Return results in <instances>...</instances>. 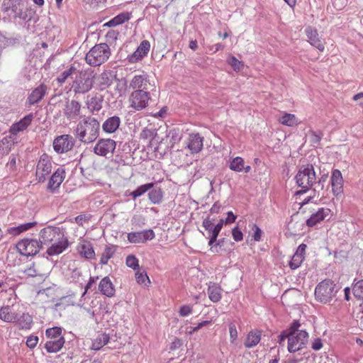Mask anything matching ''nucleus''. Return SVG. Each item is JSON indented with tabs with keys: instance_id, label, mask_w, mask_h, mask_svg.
<instances>
[{
	"instance_id": "nucleus-55",
	"label": "nucleus",
	"mask_w": 363,
	"mask_h": 363,
	"mask_svg": "<svg viewBox=\"0 0 363 363\" xmlns=\"http://www.w3.org/2000/svg\"><path fill=\"white\" fill-rule=\"evenodd\" d=\"M311 141L313 144H318L321 140L323 134L321 132L310 131Z\"/></svg>"
},
{
	"instance_id": "nucleus-49",
	"label": "nucleus",
	"mask_w": 363,
	"mask_h": 363,
	"mask_svg": "<svg viewBox=\"0 0 363 363\" xmlns=\"http://www.w3.org/2000/svg\"><path fill=\"white\" fill-rule=\"evenodd\" d=\"M125 264L128 267L132 268L134 270L139 269V261L138 258L133 255L127 256Z\"/></svg>"
},
{
	"instance_id": "nucleus-44",
	"label": "nucleus",
	"mask_w": 363,
	"mask_h": 363,
	"mask_svg": "<svg viewBox=\"0 0 363 363\" xmlns=\"http://www.w3.org/2000/svg\"><path fill=\"white\" fill-rule=\"evenodd\" d=\"M153 186V183H148L138 186L135 190L130 193V196H133V199H136L144 194L148 190L152 189Z\"/></svg>"
},
{
	"instance_id": "nucleus-25",
	"label": "nucleus",
	"mask_w": 363,
	"mask_h": 363,
	"mask_svg": "<svg viewBox=\"0 0 363 363\" xmlns=\"http://www.w3.org/2000/svg\"><path fill=\"white\" fill-rule=\"evenodd\" d=\"M47 86L42 84L34 89L29 94L27 99V103L29 105H33L39 102L45 95Z\"/></svg>"
},
{
	"instance_id": "nucleus-57",
	"label": "nucleus",
	"mask_w": 363,
	"mask_h": 363,
	"mask_svg": "<svg viewBox=\"0 0 363 363\" xmlns=\"http://www.w3.org/2000/svg\"><path fill=\"white\" fill-rule=\"evenodd\" d=\"M38 342V336L30 335L27 337L26 345L30 349L34 348L37 345Z\"/></svg>"
},
{
	"instance_id": "nucleus-52",
	"label": "nucleus",
	"mask_w": 363,
	"mask_h": 363,
	"mask_svg": "<svg viewBox=\"0 0 363 363\" xmlns=\"http://www.w3.org/2000/svg\"><path fill=\"white\" fill-rule=\"evenodd\" d=\"M228 63L235 71H240L243 64L241 61L238 60L235 57L230 56L228 60Z\"/></svg>"
},
{
	"instance_id": "nucleus-62",
	"label": "nucleus",
	"mask_w": 363,
	"mask_h": 363,
	"mask_svg": "<svg viewBox=\"0 0 363 363\" xmlns=\"http://www.w3.org/2000/svg\"><path fill=\"white\" fill-rule=\"evenodd\" d=\"M253 229L255 230V232L253 233V239L255 241L259 242L261 240L262 231V230L256 225H254Z\"/></svg>"
},
{
	"instance_id": "nucleus-56",
	"label": "nucleus",
	"mask_w": 363,
	"mask_h": 363,
	"mask_svg": "<svg viewBox=\"0 0 363 363\" xmlns=\"http://www.w3.org/2000/svg\"><path fill=\"white\" fill-rule=\"evenodd\" d=\"M135 278H136L137 282L140 284H145L146 281L148 283L150 282L149 277H147L146 273L137 272L135 273Z\"/></svg>"
},
{
	"instance_id": "nucleus-4",
	"label": "nucleus",
	"mask_w": 363,
	"mask_h": 363,
	"mask_svg": "<svg viewBox=\"0 0 363 363\" xmlns=\"http://www.w3.org/2000/svg\"><path fill=\"white\" fill-rule=\"evenodd\" d=\"M111 55V50L106 43H99L94 45L86 53L85 60L92 67L100 66L104 63Z\"/></svg>"
},
{
	"instance_id": "nucleus-32",
	"label": "nucleus",
	"mask_w": 363,
	"mask_h": 363,
	"mask_svg": "<svg viewBox=\"0 0 363 363\" xmlns=\"http://www.w3.org/2000/svg\"><path fill=\"white\" fill-rule=\"evenodd\" d=\"M65 342V338L63 337H60L57 339H53L48 341L45 345V347L49 353L57 352L62 348Z\"/></svg>"
},
{
	"instance_id": "nucleus-20",
	"label": "nucleus",
	"mask_w": 363,
	"mask_h": 363,
	"mask_svg": "<svg viewBox=\"0 0 363 363\" xmlns=\"http://www.w3.org/2000/svg\"><path fill=\"white\" fill-rule=\"evenodd\" d=\"M330 213V209L328 208H320L315 213L311 214V217L306 221L308 227H313L320 223Z\"/></svg>"
},
{
	"instance_id": "nucleus-42",
	"label": "nucleus",
	"mask_w": 363,
	"mask_h": 363,
	"mask_svg": "<svg viewBox=\"0 0 363 363\" xmlns=\"http://www.w3.org/2000/svg\"><path fill=\"white\" fill-rule=\"evenodd\" d=\"M244 160L240 157H236L230 162L229 167L231 170L240 172L244 169Z\"/></svg>"
},
{
	"instance_id": "nucleus-33",
	"label": "nucleus",
	"mask_w": 363,
	"mask_h": 363,
	"mask_svg": "<svg viewBox=\"0 0 363 363\" xmlns=\"http://www.w3.org/2000/svg\"><path fill=\"white\" fill-rule=\"evenodd\" d=\"M21 330H29L33 325V317L28 313H23L19 315L18 314V320L15 322Z\"/></svg>"
},
{
	"instance_id": "nucleus-47",
	"label": "nucleus",
	"mask_w": 363,
	"mask_h": 363,
	"mask_svg": "<svg viewBox=\"0 0 363 363\" xmlns=\"http://www.w3.org/2000/svg\"><path fill=\"white\" fill-rule=\"evenodd\" d=\"M167 136L170 138V141L173 144H175L181 140L182 138V134L179 129L172 128L169 131Z\"/></svg>"
},
{
	"instance_id": "nucleus-15",
	"label": "nucleus",
	"mask_w": 363,
	"mask_h": 363,
	"mask_svg": "<svg viewBox=\"0 0 363 363\" xmlns=\"http://www.w3.org/2000/svg\"><path fill=\"white\" fill-rule=\"evenodd\" d=\"M332 191L335 196L339 197L343 194L344 181L341 172L333 169L330 177Z\"/></svg>"
},
{
	"instance_id": "nucleus-37",
	"label": "nucleus",
	"mask_w": 363,
	"mask_h": 363,
	"mask_svg": "<svg viewBox=\"0 0 363 363\" xmlns=\"http://www.w3.org/2000/svg\"><path fill=\"white\" fill-rule=\"evenodd\" d=\"M13 17L15 18H18L25 21H28L31 18V16L28 13L27 10H24L23 5L18 3L16 6H13Z\"/></svg>"
},
{
	"instance_id": "nucleus-36",
	"label": "nucleus",
	"mask_w": 363,
	"mask_h": 363,
	"mask_svg": "<svg viewBox=\"0 0 363 363\" xmlns=\"http://www.w3.org/2000/svg\"><path fill=\"white\" fill-rule=\"evenodd\" d=\"M35 222H29L21 224L18 226L11 227L7 229V232L9 234L12 235H18L21 233L28 230L35 225Z\"/></svg>"
},
{
	"instance_id": "nucleus-61",
	"label": "nucleus",
	"mask_w": 363,
	"mask_h": 363,
	"mask_svg": "<svg viewBox=\"0 0 363 363\" xmlns=\"http://www.w3.org/2000/svg\"><path fill=\"white\" fill-rule=\"evenodd\" d=\"M11 43V40L4 35L0 31V50L9 46Z\"/></svg>"
},
{
	"instance_id": "nucleus-59",
	"label": "nucleus",
	"mask_w": 363,
	"mask_h": 363,
	"mask_svg": "<svg viewBox=\"0 0 363 363\" xmlns=\"http://www.w3.org/2000/svg\"><path fill=\"white\" fill-rule=\"evenodd\" d=\"M211 323V321L209 320H203V321H201V323H199L195 327H191L190 328V330L189 331V333L190 335H192L193 333H194L196 331L199 330V329H201V328L204 327V326H206V325H208Z\"/></svg>"
},
{
	"instance_id": "nucleus-43",
	"label": "nucleus",
	"mask_w": 363,
	"mask_h": 363,
	"mask_svg": "<svg viewBox=\"0 0 363 363\" xmlns=\"http://www.w3.org/2000/svg\"><path fill=\"white\" fill-rule=\"evenodd\" d=\"M354 296L358 299H363V279L354 281L352 286Z\"/></svg>"
},
{
	"instance_id": "nucleus-41",
	"label": "nucleus",
	"mask_w": 363,
	"mask_h": 363,
	"mask_svg": "<svg viewBox=\"0 0 363 363\" xmlns=\"http://www.w3.org/2000/svg\"><path fill=\"white\" fill-rule=\"evenodd\" d=\"M279 122L286 126H294L298 124L297 118L294 114L285 113L279 118Z\"/></svg>"
},
{
	"instance_id": "nucleus-35",
	"label": "nucleus",
	"mask_w": 363,
	"mask_h": 363,
	"mask_svg": "<svg viewBox=\"0 0 363 363\" xmlns=\"http://www.w3.org/2000/svg\"><path fill=\"white\" fill-rule=\"evenodd\" d=\"M130 18V14L128 12H123L106 22L104 26L108 27H114L121 25Z\"/></svg>"
},
{
	"instance_id": "nucleus-1",
	"label": "nucleus",
	"mask_w": 363,
	"mask_h": 363,
	"mask_svg": "<svg viewBox=\"0 0 363 363\" xmlns=\"http://www.w3.org/2000/svg\"><path fill=\"white\" fill-rule=\"evenodd\" d=\"M39 242L41 247H48L47 253L50 256L60 255L69 246V241L63 229L55 226H47L39 233Z\"/></svg>"
},
{
	"instance_id": "nucleus-38",
	"label": "nucleus",
	"mask_w": 363,
	"mask_h": 363,
	"mask_svg": "<svg viewBox=\"0 0 363 363\" xmlns=\"http://www.w3.org/2000/svg\"><path fill=\"white\" fill-rule=\"evenodd\" d=\"M117 247L114 245H108L105 247V249L101 255L100 259V264L105 265L108 263V260L112 258L116 253Z\"/></svg>"
},
{
	"instance_id": "nucleus-28",
	"label": "nucleus",
	"mask_w": 363,
	"mask_h": 363,
	"mask_svg": "<svg viewBox=\"0 0 363 363\" xmlns=\"http://www.w3.org/2000/svg\"><path fill=\"white\" fill-rule=\"evenodd\" d=\"M207 292L209 299L213 303L218 302L222 298V289L218 284L209 282Z\"/></svg>"
},
{
	"instance_id": "nucleus-19",
	"label": "nucleus",
	"mask_w": 363,
	"mask_h": 363,
	"mask_svg": "<svg viewBox=\"0 0 363 363\" xmlns=\"http://www.w3.org/2000/svg\"><path fill=\"white\" fill-rule=\"evenodd\" d=\"M34 118L33 113H30L25 116L19 121L13 123L9 128V133L11 135H16L18 133L22 132L27 129L31 124Z\"/></svg>"
},
{
	"instance_id": "nucleus-16",
	"label": "nucleus",
	"mask_w": 363,
	"mask_h": 363,
	"mask_svg": "<svg viewBox=\"0 0 363 363\" xmlns=\"http://www.w3.org/2000/svg\"><path fill=\"white\" fill-rule=\"evenodd\" d=\"M81 113V104L79 101H67L64 108V115L69 121L76 120Z\"/></svg>"
},
{
	"instance_id": "nucleus-31",
	"label": "nucleus",
	"mask_w": 363,
	"mask_h": 363,
	"mask_svg": "<svg viewBox=\"0 0 363 363\" xmlns=\"http://www.w3.org/2000/svg\"><path fill=\"white\" fill-rule=\"evenodd\" d=\"M261 335L260 330H255L250 331L244 342L245 347L250 349L257 345L261 340Z\"/></svg>"
},
{
	"instance_id": "nucleus-22",
	"label": "nucleus",
	"mask_w": 363,
	"mask_h": 363,
	"mask_svg": "<svg viewBox=\"0 0 363 363\" xmlns=\"http://www.w3.org/2000/svg\"><path fill=\"white\" fill-rule=\"evenodd\" d=\"M306 34L308 38V42L311 45L315 47L320 51L324 50V43L320 39L316 29H314L311 27H308L306 28Z\"/></svg>"
},
{
	"instance_id": "nucleus-26",
	"label": "nucleus",
	"mask_w": 363,
	"mask_h": 363,
	"mask_svg": "<svg viewBox=\"0 0 363 363\" xmlns=\"http://www.w3.org/2000/svg\"><path fill=\"white\" fill-rule=\"evenodd\" d=\"M121 125V118L114 116L108 118L102 124L104 132L111 134L115 133Z\"/></svg>"
},
{
	"instance_id": "nucleus-40",
	"label": "nucleus",
	"mask_w": 363,
	"mask_h": 363,
	"mask_svg": "<svg viewBox=\"0 0 363 363\" xmlns=\"http://www.w3.org/2000/svg\"><path fill=\"white\" fill-rule=\"evenodd\" d=\"M109 341V336L106 333L99 334L92 342L91 348L94 350H99Z\"/></svg>"
},
{
	"instance_id": "nucleus-10",
	"label": "nucleus",
	"mask_w": 363,
	"mask_h": 363,
	"mask_svg": "<svg viewBox=\"0 0 363 363\" xmlns=\"http://www.w3.org/2000/svg\"><path fill=\"white\" fill-rule=\"evenodd\" d=\"M74 143V138L71 135H61L53 140V149L58 154L65 153L73 148Z\"/></svg>"
},
{
	"instance_id": "nucleus-58",
	"label": "nucleus",
	"mask_w": 363,
	"mask_h": 363,
	"mask_svg": "<svg viewBox=\"0 0 363 363\" xmlns=\"http://www.w3.org/2000/svg\"><path fill=\"white\" fill-rule=\"evenodd\" d=\"M232 235L235 241L239 242L242 240L243 235L241 230L238 228L235 227L232 230Z\"/></svg>"
},
{
	"instance_id": "nucleus-14",
	"label": "nucleus",
	"mask_w": 363,
	"mask_h": 363,
	"mask_svg": "<svg viewBox=\"0 0 363 363\" xmlns=\"http://www.w3.org/2000/svg\"><path fill=\"white\" fill-rule=\"evenodd\" d=\"M204 138L199 133H193L189 135L186 141V148L191 154L200 152L203 146Z\"/></svg>"
},
{
	"instance_id": "nucleus-11",
	"label": "nucleus",
	"mask_w": 363,
	"mask_h": 363,
	"mask_svg": "<svg viewBox=\"0 0 363 363\" xmlns=\"http://www.w3.org/2000/svg\"><path fill=\"white\" fill-rule=\"evenodd\" d=\"M52 159L47 154H43L40 156L37 167L36 176L39 182H43L52 171Z\"/></svg>"
},
{
	"instance_id": "nucleus-46",
	"label": "nucleus",
	"mask_w": 363,
	"mask_h": 363,
	"mask_svg": "<svg viewBox=\"0 0 363 363\" xmlns=\"http://www.w3.org/2000/svg\"><path fill=\"white\" fill-rule=\"evenodd\" d=\"M157 135V131L154 128H145L140 134V138L142 140H153Z\"/></svg>"
},
{
	"instance_id": "nucleus-17",
	"label": "nucleus",
	"mask_w": 363,
	"mask_h": 363,
	"mask_svg": "<svg viewBox=\"0 0 363 363\" xmlns=\"http://www.w3.org/2000/svg\"><path fill=\"white\" fill-rule=\"evenodd\" d=\"M150 49V43L148 40H143L136 50L131 55L128 57V60L131 63H135L141 60L144 57H145L149 52Z\"/></svg>"
},
{
	"instance_id": "nucleus-23",
	"label": "nucleus",
	"mask_w": 363,
	"mask_h": 363,
	"mask_svg": "<svg viewBox=\"0 0 363 363\" xmlns=\"http://www.w3.org/2000/svg\"><path fill=\"white\" fill-rule=\"evenodd\" d=\"M77 251L81 257L91 259L95 257V252L92 244L88 241H82L77 245Z\"/></svg>"
},
{
	"instance_id": "nucleus-34",
	"label": "nucleus",
	"mask_w": 363,
	"mask_h": 363,
	"mask_svg": "<svg viewBox=\"0 0 363 363\" xmlns=\"http://www.w3.org/2000/svg\"><path fill=\"white\" fill-rule=\"evenodd\" d=\"M103 97L101 95H95L88 98L86 105L91 112L99 111L102 108Z\"/></svg>"
},
{
	"instance_id": "nucleus-60",
	"label": "nucleus",
	"mask_w": 363,
	"mask_h": 363,
	"mask_svg": "<svg viewBox=\"0 0 363 363\" xmlns=\"http://www.w3.org/2000/svg\"><path fill=\"white\" fill-rule=\"evenodd\" d=\"M289 327L282 331L281 334L278 336V342L279 345H284L285 340L287 338L289 340Z\"/></svg>"
},
{
	"instance_id": "nucleus-27",
	"label": "nucleus",
	"mask_w": 363,
	"mask_h": 363,
	"mask_svg": "<svg viewBox=\"0 0 363 363\" xmlns=\"http://www.w3.org/2000/svg\"><path fill=\"white\" fill-rule=\"evenodd\" d=\"M116 74L111 70H106L103 72L98 77V85L101 90H104L108 87L113 81Z\"/></svg>"
},
{
	"instance_id": "nucleus-54",
	"label": "nucleus",
	"mask_w": 363,
	"mask_h": 363,
	"mask_svg": "<svg viewBox=\"0 0 363 363\" xmlns=\"http://www.w3.org/2000/svg\"><path fill=\"white\" fill-rule=\"evenodd\" d=\"M16 0H4L1 10L4 12L8 11L10 9H11V11H13V6H16L17 4L16 3Z\"/></svg>"
},
{
	"instance_id": "nucleus-30",
	"label": "nucleus",
	"mask_w": 363,
	"mask_h": 363,
	"mask_svg": "<svg viewBox=\"0 0 363 363\" xmlns=\"http://www.w3.org/2000/svg\"><path fill=\"white\" fill-rule=\"evenodd\" d=\"M304 225L303 222L295 221L294 216H291L287 224L286 235L288 237L295 236L300 234Z\"/></svg>"
},
{
	"instance_id": "nucleus-2",
	"label": "nucleus",
	"mask_w": 363,
	"mask_h": 363,
	"mask_svg": "<svg viewBox=\"0 0 363 363\" xmlns=\"http://www.w3.org/2000/svg\"><path fill=\"white\" fill-rule=\"evenodd\" d=\"M100 123L91 116L84 117L74 129L75 138L82 143L89 144L99 136Z\"/></svg>"
},
{
	"instance_id": "nucleus-50",
	"label": "nucleus",
	"mask_w": 363,
	"mask_h": 363,
	"mask_svg": "<svg viewBox=\"0 0 363 363\" xmlns=\"http://www.w3.org/2000/svg\"><path fill=\"white\" fill-rule=\"evenodd\" d=\"M304 257L294 254L289 262V267L292 269L298 268L304 259Z\"/></svg>"
},
{
	"instance_id": "nucleus-6",
	"label": "nucleus",
	"mask_w": 363,
	"mask_h": 363,
	"mask_svg": "<svg viewBox=\"0 0 363 363\" xmlns=\"http://www.w3.org/2000/svg\"><path fill=\"white\" fill-rule=\"evenodd\" d=\"M94 85V76L86 71L78 72L73 79L71 89L74 94H84L89 92Z\"/></svg>"
},
{
	"instance_id": "nucleus-9",
	"label": "nucleus",
	"mask_w": 363,
	"mask_h": 363,
	"mask_svg": "<svg viewBox=\"0 0 363 363\" xmlns=\"http://www.w3.org/2000/svg\"><path fill=\"white\" fill-rule=\"evenodd\" d=\"M42 248L40 243L35 239H23L16 245L18 252L23 256H33L36 255Z\"/></svg>"
},
{
	"instance_id": "nucleus-3",
	"label": "nucleus",
	"mask_w": 363,
	"mask_h": 363,
	"mask_svg": "<svg viewBox=\"0 0 363 363\" xmlns=\"http://www.w3.org/2000/svg\"><path fill=\"white\" fill-rule=\"evenodd\" d=\"M299 320H294L289 325V337L287 349L291 353L296 352L306 347L309 335L305 330H301Z\"/></svg>"
},
{
	"instance_id": "nucleus-63",
	"label": "nucleus",
	"mask_w": 363,
	"mask_h": 363,
	"mask_svg": "<svg viewBox=\"0 0 363 363\" xmlns=\"http://www.w3.org/2000/svg\"><path fill=\"white\" fill-rule=\"evenodd\" d=\"M311 347L315 351L320 350L323 347V342L321 339L319 337L315 338L311 344Z\"/></svg>"
},
{
	"instance_id": "nucleus-39",
	"label": "nucleus",
	"mask_w": 363,
	"mask_h": 363,
	"mask_svg": "<svg viewBox=\"0 0 363 363\" xmlns=\"http://www.w3.org/2000/svg\"><path fill=\"white\" fill-rule=\"evenodd\" d=\"M77 67L74 64L71 65L69 67H67L65 71H63L57 77V81L60 84H62L65 82V81L72 75L77 74Z\"/></svg>"
},
{
	"instance_id": "nucleus-45",
	"label": "nucleus",
	"mask_w": 363,
	"mask_h": 363,
	"mask_svg": "<svg viewBox=\"0 0 363 363\" xmlns=\"http://www.w3.org/2000/svg\"><path fill=\"white\" fill-rule=\"evenodd\" d=\"M149 199L153 203H160L162 200V191L160 189H154L148 194Z\"/></svg>"
},
{
	"instance_id": "nucleus-53",
	"label": "nucleus",
	"mask_w": 363,
	"mask_h": 363,
	"mask_svg": "<svg viewBox=\"0 0 363 363\" xmlns=\"http://www.w3.org/2000/svg\"><path fill=\"white\" fill-rule=\"evenodd\" d=\"M229 333L230 342L234 343L238 338V331L235 325L233 323L229 324Z\"/></svg>"
},
{
	"instance_id": "nucleus-21",
	"label": "nucleus",
	"mask_w": 363,
	"mask_h": 363,
	"mask_svg": "<svg viewBox=\"0 0 363 363\" xmlns=\"http://www.w3.org/2000/svg\"><path fill=\"white\" fill-rule=\"evenodd\" d=\"M0 319L6 323H15L18 320V313L14 306H4L0 308Z\"/></svg>"
},
{
	"instance_id": "nucleus-51",
	"label": "nucleus",
	"mask_w": 363,
	"mask_h": 363,
	"mask_svg": "<svg viewBox=\"0 0 363 363\" xmlns=\"http://www.w3.org/2000/svg\"><path fill=\"white\" fill-rule=\"evenodd\" d=\"M193 312V306L191 305H183L179 309V315L181 317H186L191 315Z\"/></svg>"
},
{
	"instance_id": "nucleus-8",
	"label": "nucleus",
	"mask_w": 363,
	"mask_h": 363,
	"mask_svg": "<svg viewBox=\"0 0 363 363\" xmlns=\"http://www.w3.org/2000/svg\"><path fill=\"white\" fill-rule=\"evenodd\" d=\"M151 100L150 94L145 90H135L129 96V106L136 111H140L149 105Z\"/></svg>"
},
{
	"instance_id": "nucleus-7",
	"label": "nucleus",
	"mask_w": 363,
	"mask_h": 363,
	"mask_svg": "<svg viewBox=\"0 0 363 363\" xmlns=\"http://www.w3.org/2000/svg\"><path fill=\"white\" fill-rule=\"evenodd\" d=\"M337 292V287L333 281L325 279L320 282L315 289V296L318 301L327 303Z\"/></svg>"
},
{
	"instance_id": "nucleus-48",
	"label": "nucleus",
	"mask_w": 363,
	"mask_h": 363,
	"mask_svg": "<svg viewBox=\"0 0 363 363\" xmlns=\"http://www.w3.org/2000/svg\"><path fill=\"white\" fill-rule=\"evenodd\" d=\"M62 328L60 327H53L48 328L45 331V335L51 339L59 338L61 336Z\"/></svg>"
},
{
	"instance_id": "nucleus-29",
	"label": "nucleus",
	"mask_w": 363,
	"mask_h": 363,
	"mask_svg": "<svg viewBox=\"0 0 363 363\" xmlns=\"http://www.w3.org/2000/svg\"><path fill=\"white\" fill-rule=\"evenodd\" d=\"M99 289L102 294L108 297H112L115 294L114 286L108 277H105L101 280Z\"/></svg>"
},
{
	"instance_id": "nucleus-5",
	"label": "nucleus",
	"mask_w": 363,
	"mask_h": 363,
	"mask_svg": "<svg viewBox=\"0 0 363 363\" xmlns=\"http://www.w3.org/2000/svg\"><path fill=\"white\" fill-rule=\"evenodd\" d=\"M295 179L298 186L303 189V192H306L316 181L313 166L310 164L301 166L295 177Z\"/></svg>"
},
{
	"instance_id": "nucleus-12",
	"label": "nucleus",
	"mask_w": 363,
	"mask_h": 363,
	"mask_svg": "<svg viewBox=\"0 0 363 363\" xmlns=\"http://www.w3.org/2000/svg\"><path fill=\"white\" fill-rule=\"evenodd\" d=\"M116 143L112 139H100L94 147L95 154L100 156H106L113 153L116 149Z\"/></svg>"
},
{
	"instance_id": "nucleus-64",
	"label": "nucleus",
	"mask_w": 363,
	"mask_h": 363,
	"mask_svg": "<svg viewBox=\"0 0 363 363\" xmlns=\"http://www.w3.org/2000/svg\"><path fill=\"white\" fill-rule=\"evenodd\" d=\"M24 272L26 273V274L27 276L31 277H35L40 275V274L38 272V271L35 269V268L33 265L28 267V269H26L24 271Z\"/></svg>"
},
{
	"instance_id": "nucleus-24",
	"label": "nucleus",
	"mask_w": 363,
	"mask_h": 363,
	"mask_svg": "<svg viewBox=\"0 0 363 363\" xmlns=\"http://www.w3.org/2000/svg\"><path fill=\"white\" fill-rule=\"evenodd\" d=\"M149 80L146 75H135L130 82L129 87L135 90L147 91Z\"/></svg>"
},
{
	"instance_id": "nucleus-18",
	"label": "nucleus",
	"mask_w": 363,
	"mask_h": 363,
	"mask_svg": "<svg viewBox=\"0 0 363 363\" xmlns=\"http://www.w3.org/2000/svg\"><path fill=\"white\" fill-rule=\"evenodd\" d=\"M65 177V171L59 167L52 174L48 184V189L54 193L61 185Z\"/></svg>"
},
{
	"instance_id": "nucleus-13",
	"label": "nucleus",
	"mask_w": 363,
	"mask_h": 363,
	"mask_svg": "<svg viewBox=\"0 0 363 363\" xmlns=\"http://www.w3.org/2000/svg\"><path fill=\"white\" fill-rule=\"evenodd\" d=\"M155 234L152 229L145 230L138 232H131L128 233L127 238L130 243H143L147 240H152L155 238Z\"/></svg>"
}]
</instances>
